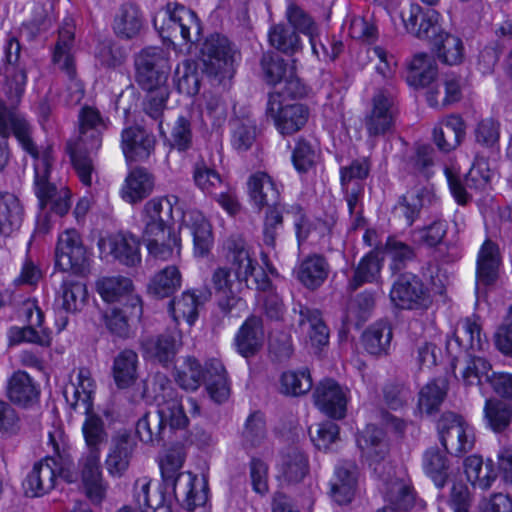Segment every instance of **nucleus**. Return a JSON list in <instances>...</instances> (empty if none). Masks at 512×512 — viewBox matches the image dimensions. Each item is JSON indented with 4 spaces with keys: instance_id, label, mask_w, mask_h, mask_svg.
<instances>
[{
    "instance_id": "nucleus-23",
    "label": "nucleus",
    "mask_w": 512,
    "mask_h": 512,
    "mask_svg": "<svg viewBox=\"0 0 512 512\" xmlns=\"http://www.w3.org/2000/svg\"><path fill=\"white\" fill-rule=\"evenodd\" d=\"M315 405L331 418L341 419L346 413V397L333 379L321 381L313 393Z\"/></svg>"
},
{
    "instance_id": "nucleus-55",
    "label": "nucleus",
    "mask_w": 512,
    "mask_h": 512,
    "mask_svg": "<svg viewBox=\"0 0 512 512\" xmlns=\"http://www.w3.org/2000/svg\"><path fill=\"white\" fill-rule=\"evenodd\" d=\"M299 313V325L308 326L307 331L312 345L320 347L328 344L329 329L323 322L320 312L301 306Z\"/></svg>"
},
{
    "instance_id": "nucleus-14",
    "label": "nucleus",
    "mask_w": 512,
    "mask_h": 512,
    "mask_svg": "<svg viewBox=\"0 0 512 512\" xmlns=\"http://www.w3.org/2000/svg\"><path fill=\"white\" fill-rule=\"evenodd\" d=\"M52 162L50 150L42 152L41 159L34 165L35 170V189L41 208H44L48 201L52 202L51 210L56 214L63 216L70 209V202L67 197L55 199L57 188L48 182L49 169Z\"/></svg>"
},
{
    "instance_id": "nucleus-63",
    "label": "nucleus",
    "mask_w": 512,
    "mask_h": 512,
    "mask_svg": "<svg viewBox=\"0 0 512 512\" xmlns=\"http://www.w3.org/2000/svg\"><path fill=\"white\" fill-rule=\"evenodd\" d=\"M426 194L423 189L416 188L408 191L399 198L394 209L399 215L404 217L408 226H411L419 217L421 209L424 206V197Z\"/></svg>"
},
{
    "instance_id": "nucleus-59",
    "label": "nucleus",
    "mask_w": 512,
    "mask_h": 512,
    "mask_svg": "<svg viewBox=\"0 0 512 512\" xmlns=\"http://www.w3.org/2000/svg\"><path fill=\"white\" fill-rule=\"evenodd\" d=\"M423 467L438 488L444 487L449 468L445 453L437 447L429 448L423 456Z\"/></svg>"
},
{
    "instance_id": "nucleus-12",
    "label": "nucleus",
    "mask_w": 512,
    "mask_h": 512,
    "mask_svg": "<svg viewBox=\"0 0 512 512\" xmlns=\"http://www.w3.org/2000/svg\"><path fill=\"white\" fill-rule=\"evenodd\" d=\"M78 472L86 497L94 505H100L106 498L108 489L102 474L101 454L83 452L78 460Z\"/></svg>"
},
{
    "instance_id": "nucleus-18",
    "label": "nucleus",
    "mask_w": 512,
    "mask_h": 512,
    "mask_svg": "<svg viewBox=\"0 0 512 512\" xmlns=\"http://www.w3.org/2000/svg\"><path fill=\"white\" fill-rule=\"evenodd\" d=\"M502 264L499 246L490 239L482 244L476 262V293L482 288L493 286L498 278Z\"/></svg>"
},
{
    "instance_id": "nucleus-39",
    "label": "nucleus",
    "mask_w": 512,
    "mask_h": 512,
    "mask_svg": "<svg viewBox=\"0 0 512 512\" xmlns=\"http://www.w3.org/2000/svg\"><path fill=\"white\" fill-rule=\"evenodd\" d=\"M285 17L288 21L287 25L289 27H291L298 34L302 33L309 38L312 53L317 58H319L320 52L317 48L319 27L314 19L304 9L293 3L288 5L285 12Z\"/></svg>"
},
{
    "instance_id": "nucleus-15",
    "label": "nucleus",
    "mask_w": 512,
    "mask_h": 512,
    "mask_svg": "<svg viewBox=\"0 0 512 512\" xmlns=\"http://www.w3.org/2000/svg\"><path fill=\"white\" fill-rule=\"evenodd\" d=\"M401 17L409 33L430 43L443 32L439 24L440 14L434 9L424 10L419 5L412 4L401 12Z\"/></svg>"
},
{
    "instance_id": "nucleus-54",
    "label": "nucleus",
    "mask_w": 512,
    "mask_h": 512,
    "mask_svg": "<svg viewBox=\"0 0 512 512\" xmlns=\"http://www.w3.org/2000/svg\"><path fill=\"white\" fill-rule=\"evenodd\" d=\"M283 226V208L266 209L262 225V244L267 253L276 251L277 239L283 231ZM261 255L263 259L267 256L265 251H262Z\"/></svg>"
},
{
    "instance_id": "nucleus-2",
    "label": "nucleus",
    "mask_w": 512,
    "mask_h": 512,
    "mask_svg": "<svg viewBox=\"0 0 512 512\" xmlns=\"http://www.w3.org/2000/svg\"><path fill=\"white\" fill-rule=\"evenodd\" d=\"M176 383L185 390L195 391L202 383L216 403L225 402L230 395L227 372L221 361L210 359L204 368L193 357L178 359L172 369Z\"/></svg>"
},
{
    "instance_id": "nucleus-43",
    "label": "nucleus",
    "mask_w": 512,
    "mask_h": 512,
    "mask_svg": "<svg viewBox=\"0 0 512 512\" xmlns=\"http://www.w3.org/2000/svg\"><path fill=\"white\" fill-rule=\"evenodd\" d=\"M86 418L82 424V434L84 437L86 450L84 452L102 453V448L108 443L109 434L106 430L103 419L91 412H82Z\"/></svg>"
},
{
    "instance_id": "nucleus-27",
    "label": "nucleus",
    "mask_w": 512,
    "mask_h": 512,
    "mask_svg": "<svg viewBox=\"0 0 512 512\" xmlns=\"http://www.w3.org/2000/svg\"><path fill=\"white\" fill-rule=\"evenodd\" d=\"M6 394L12 403L30 408L39 401L40 387L28 373L18 370L8 379Z\"/></svg>"
},
{
    "instance_id": "nucleus-30",
    "label": "nucleus",
    "mask_w": 512,
    "mask_h": 512,
    "mask_svg": "<svg viewBox=\"0 0 512 512\" xmlns=\"http://www.w3.org/2000/svg\"><path fill=\"white\" fill-rule=\"evenodd\" d=\"M154 186L155 177L147 169L135 167L126 176L120 189V196L125 202L136 204L147 198Z\"/></svg>"
},
{
    "instance_id": "nucleus-17",
    "label": "nucleus",
    "mask_w": 512,
    "mask_h": 512,
    "mask_svg": "<svg viewBox=\"0 0 512 512\" xmlns=\"http://www.w3.org/2000/svg\"><path fill=\"white\" fill-rule=\"evenodd\" d=\"M227 251L229 269L233 271L239 285L244 283L249 288V278L257 275L255 271L258 263L252 257L247 243L241 237H230L227 241Z\"/></svg>"
},
{
    "instance_id": "nucleus-16",
    "label": "nucleus",
    "mask_w": 512,
    "mask_h": 512,
    "mask_svg": "<svg viewBox=\"0 0 512 512\" xmlns=\"http://www.w3.org/2000/svg\"><path fill=\"white\" fill-rule=\"evenodd\" d=\"M132 281L123 276L100 278L96 282L97 292L108 303L122 302L123 306L131 308V314L140 317L142 314L141 300L132 294Z\"/></svg>"
},
{
    "instance_id": "nucleus-49",
    "label": "nucleus",
    "mask_w": 512,
    "mask_h": 512,
    "mask_svg": "<svg viewBox=\"0 0 512 512\" xmlns=\"http://www.w3.org/2000/svg\"><path fill=\"white\" fill-rule=\"evenodd\" d=\"M437 74L438 68L435 60L425 53H419L413 57L410 63L407 82L415 88H423L432 83Z\"/></svg>"
},
{
    "instance_id": "nucleus-10",
    "label": "nucleus",
    "mask_w": 512,
    "mask_h": 512,
    "mask_svg": "<svg viewBox=\"0 0 512 512\" xmlns=\"http://www.w3.org/2000/svg\"><path fill=\"white\" fill-rule=\"evenodd\" d=\"M88 252L75 229H67L58 237L55 264L63 272L83 273L88 267Z\"/></svg>"
},
{
    "instance_id": "nucleus-5",
    "label": "nucleus",
    "mask_w": 512,
    "mask_h": 512,
    "mask_svg": "<svg viewBox=\"0 0 512 512\" xmlns=\"http://www.w3.org/2000/svg\"><path fill=\"white\" fill-rule=\"evenodd\" d=\"M440 442L446 452L461 456L472 450L475 442L473 428L454 412H445L437 422Z\"/></svg>"
},
{
    "instance_id": "nucleus-20",
    "label": "nucleus",
    "mask_w": 512,
    "mask_h": 512,
    "mask_svg": "<svg viewBox=\"0 0 512 512\" xmlns=\"http://www.w3.org/2000/svg\"><path fill=\"white\" fill-rule=\"evenodd\" d=\"M446 344L451 353L455 348L466 351H483L488 346V341L486 336L482 335L478 318L473 316L458 321L454 333L447 339Z\"/></svg>"
},
{
    "instance_id": "nucleus-45",
    "label": "nucleus",
    "mask_w": 512,
    "mask_h": 512,
    "mask_svg": "<svg viewBox=\"0 0 512 512\" xmlns=\"http://www.w3.org/2000/svg\"><path fill=\"white\" fill-rule=\"evenodd\" d=\"M25 313L29 322L27 327L17 331L18 340L35 343L41 346H49L51 343L50 333L46 329L37 330L43 322V312L33 303L25 306Z\"/></svg>"
},
{
    "instance_id": "nucleus-50",
    "label": "nucleus",
    "mask_w": 512,
    "mask_h": 512,
    "mask_svg": "<svg viewBox=\"0 0 512 512\" xmlns=\"http://www.w3.org/2000/svg\"><path fill=\"white\" fill-rule=\"evenodd\" d=\"M392 336V329L387 322H377L364 332V348L371 355H385L390 348Z\"/></svg>"
},
{
    "instance_id": "nucleus-13",
    "label": "nucleus",
    "mask_w": 512,
    "mask_h": 512,
    "mask_svg": "<svg viewBox=\"0 0 512 512\" xmlns=\"http://www.w3.org/2000/svg\"><path fill=\"white\" fill-rule=\"evenodd\" d=\"M390 299L401 309H422L430 302L423 282L412 273H404L398 277L391 288Z\"/></svg>"
},
{
    "instance_id": "nucleus-52",
    "label": "nucleus",
    "mask_w": 512,
    "mask_h": 512,
    "mask_svg": "<svg viewBox=\"0 0 512 512\" xmlns=\"http://www.w3.org/2000/svg\"><path fill=\"white\" fill-rule=\"evenodd\" d=\"M138 356L130 349L121 351L114 359L112 372L116 385L123 389L132 385L137 376Z\"/></svg>"
},
{
    "instance_id": "nucleus-22",
    "label": "nucleus",
    "mask_w": 512,
    "mask_h": 512,
    "mask_svg": "<svg viewBox=\"0 0 512 512\" xmlns=\"http://www.w3.org/2000/svg\"><path fill=\"white\" fill-rule=\"evenodd\" d=\"M155 145V137L139 126L122 131L121 147L127 162L145 161L154 151Z\"/></svg>"
},
{
    "instance_id": "nucleus-47",
    "label": "nucleus",
    "mask_w": 512,
    "mask_h": 512,
    "mask_svg": "<svg viewBox=\"0 0 512 512\" xmlns=\"http://www.w3.org/2000/svg\"><path fill=\"white\" fill-rule=\"evenodd\" d=\"M387 504L376 512H405L410 510L415 503V495L410 486L395 479L388 484L386 490Z\"/></svg>"
},
{
    "instance_id": "nucleus-44",
    "label": "nucleus",
    "mask_w": 512,
    "mask_h": 512,
    "mask_svg": "<svg viewBox=\"0 0 512 512\" xmlns=\"http://www.w3.org/2000/svg\"><path fill=\"white\" fill-rule=\"evenodd\" d=\"M437 58L446 65L460 64L464 57L462 40L448 32H441L431 43Z\"/></svg>"
},
{
    "instance_id": "nucleus-21",
    "label": "nucleus",
    "mask_w": 512,
    "mask_h": 512,
    "mask_svg": "<svg viewBox=\"0 0 512 512\" xmlns=\"http://www.w3.org/2000/svg\"><path fill=\"white\" fill-rule=\"evenodd\" d=\"M135 448L136 442L131 434L123 432L113 437L105 458L106 470L110 476L120 478L127 472Z\"/></svg>"
},
{
    "instance_id": "nucleus-9",
    "label": "nucleus",
    "mask_w": 512,
    "mask_h": 512,
    "mask_svg": "<svg viewBox=\"0 0 512 512\" xmlns=\"http://www.w3.org/2000/svg\"><path fill=\"white\" fill-rule=\"evenodd\" d=\"M162 212L167 214L162 218V260L178 258L181 251L180 231L183 224L184 212L176 195L162 198Z\"/></svg>"
},
{
    "instance_id": "nucleus-51",
    "label": "nucleus",
    "mask_w": 512,
    "mask_h": 512,
    "mask_svg": "<svg viewBox=\"0 0 512 512\" xmlns=\"http://www.w3.org/2000/svg\"><path fill=\"white\" fill-rule=\"evenodd\" d=\"M24 211L14 195L0 197V234L11 235L18 230L23 222Z\"/></svg>"
},
{
    "instance_id": "nucleus-32",
    "label": "nucleus",
    "mask_w": 512,
    "mask_h": 512,
    "mask_svg": "<svg viewBox=\"0 0 512 512\" xmlns=\"http://www.w3.org/2000/svg\"><path fill=\"white\" fill-rule=\"evenodd\" d=\"M79 139L76 142L89 144L91 151H98L102 145V133L106 124L100 112L90 106H85L79 113Z\"/></svg>"
},
{
    "instance_id": "nucleus-1",
    "label": "nucleus",
    "mask_w": 512,
    "mask_h": 512,
    "mask_svg": "<svg viewBox=\"0 0 512 512\" xmlns=\"http://www.w3.org/2000/svg\"><path fill=\"white\" fill-rule=\"evenodd\" d=\"M162 431L167 427L175 434L177 442L162 459V509L173 512L178 505L188 511L204 505L207 500L206 486L191 472H179L185 459L184 443L189 440L187 417L179 394L162 384Z\"/></svg>"
},
{
    "instance_id": "nucleus-36",
    "label": "nucleus",
    "mask_w": 512,
    "mask_h": 512,
    "mask_svg": "<svg viewBox=\"0 0 512 512\" xmlns=\"http://www.w3.org/2000/svg\"><path fill=\"white\" fill-rule=\"evenodd\" d=\"M262 320L250 316L242 324L235 337V345L239 354L245 358L254 356L263 344Z\"/></svg>"
},
{
    "instance_id": "nucleus-4",
    "label": "nucleus",
    "mask_w": 512,
    "mask_h": 512,
    "mask_svg": "<svg viewBox=\"0 0 512 512\" xmlns=\"http://www.w3.org/2000/svg\"><path fill=\"white\" fill-rule=\"evenodd\" d=\"M12 133L22 148L38 162L42 153H39L31 138L30 124L22 115L8 108L4 99H0V172L9 162L10 152L7 139Z\"/></svg>"
},
{
    "instance_id": "nucleus-62",
    "label": "nucleus",
    "mask_w": 512,
    "mask_h": 512,
    "mask_svg": "<svg viewBox=\"0 0 512 512\" xmlns=\"http://www.w3.org/2000/svg\"><path fill=\"white\" fill-rule=\"evenodd\" d=\"M134 502L140 512H157L160 507V490L156 487L151 491V480L143 477L134 483Z\"/></svg>"
},
{
    "instance_id": "nucleus-3",
    "label": "nucleus",
    "mask_w": 512,
    "mask_h": 512,
    "mask_svg": "<svg viewBox=\"0 0 512 512\" xmlns=\"http://www.w3.org/2000/svg\"><path fill=\"white\" fill-rule=\"evenodd\" d=\"M136 81L149 95L144 102V111L157 122L160 128V98L158 87L160 85V52L157 47H147L139 52L135 58Z\"/></svg>"
},
{
    "instance_id": "nucleus-8",
    "label": "nucleus",
    "mask_w": 512,
    "mask_h": 512,
    "mask_svg": "<svg viewBox=\"0 0 512 512\" xmlns=\"http://www.w3.org/2000/svg\"><path fill=\"white\" fill-rule=\"evenodd\" d=\"M266 115L272 118L280 134L293 135L306 125L309 119V109L300 103L283 105L279 93H270Z\"/></svg>"
},
{
    "instance_id": "nucleus-60",
    "label": "nucleus",
    "mask_w": 512,
    "mask_h": 512,
    "mask_svg": "<svg viewBox=\"0 0 512 512\" xmlns=\"http://www.w3.org/2000/svg\"><path fill=\"white\" fill-rule=\"evenodd\" d=\"M261 67L265 80L268 84L276 85L291 77L295 69L293 64H289L282 57L274 53H265L261 58Z\"/></svg>"
},
{
    "instance_id": "nucleus-25",
    "label": "nucleus",
    "mask_w": 512,
    "mask_h": 512,
    "mask_svg": "<svg viewBox=\"0 0 512 512\" xmlns=\"http://www.w3.org/2000/svg\"><path fill=\"white\" fill-rule=\"evenodd\" d=\"M358 468L353 461H342L336 465L330 480V494L340 505L350 503L357 487Z\"/></svg>"
},
{
    "instance_id": "nucleus-19",
    "label": "nucleus",
    "mask_w": 512,
    "mask_h": 512,
    "mask_svg": "<svg viewBox=\"0 0 512 512\" xmlns=\"http://www.w3.org/2000/svg\"><path fill=\"white\" fill-rule=\"evenodd\" d=\"M356 443L362 457L374 472L378 473L388 454V443L384 431L375 425H367L358 432Z\"/></svg>"
},
{
    "instance_id": "nucleus-56",
    "label": "nucleus",
    "mask_w": 512,
    "mask_h": 512,
    "mask_svg": "<svg viewBox=\"0 0 512 512\" xmlns=\"http://www.w3.org/2000/svg\"><path fill=\"white\" fill-rule=\"evenodd\" d=\"M484 419L488 427L500 433L512 421V405L499 399H487L484 406Z\"/></svg>"
},
{
    "instance_id": "nucleus-7",
    "label": "nucleus",
    "mask_w": 512,
    "mask_h": 512,
    "mask_svg": "<svg viewBox=\"0 0 512 512\" xmlns=\"http://www.w3.org/2000/svg\"><path fill=\"white\" fill-rule=\"evenodd\" d=\"M61 476L68 482L73 481V475L53 457H46L33 465L23 485L25 493L31 497H40L51 492Z\"/></svg>"
},
{
    "instance_id": "nucleus-33",
    "label": "nucleus",
    "mask_w": 512,
    "mask_h": 512,
    "mask_svg": "<svg viewBox=\"0 0 512 512\" xmlns=\"http://www.w3.org/2000/svg\"><path fill=\"white\" fill-rule=\"evenodd\" d=\"M100 248L108 247L109 253L120 263L134 266L140 262L139 243L131 234L118 233L107 239H100Z\"/></svg>"
},
{
    "instance_id": "nucleus-35",
    "label": "nucleus",
    "mask_w": 512,
    "mask_h": 512,
    "mask_svg": "<svg viewBox=\"0 0 512 512\" xmlns=\"http://www.w3.org/2000/svg\"><path fill=\"white\" fill-rule=\"evenodd\" d=\"M329 270L330 267L326 258L322 255L314 254L302 260L294 270V273L303 286L307 289L315 290L325 282Z\"/></svg>"
},
{
    "instance_id": "nucleus-40",
    "label": "nucleus",
    "mask_w": 512,
    "mask_h": 512,
    "mask_svg": "<svg viewBox=\"0 0 512 512\" xmlns=\"http://www.w3.org/2000/svg\"><path fill=\"white\" fill-rule=\"evenodd\" d=\"M445 174L447 177V181L449 184L450 191L460 205L467 204L471 196L467 189H484L487 184L489 177L480 175V171L477 168H472L465 177V184L463 185L460 178L454 175V173L449 169H445Z\"/></svg>"
},
{
    "instance_id": "nucleus-61",
    "label": "nucleus",
    "mask_w": 512,
    "mask_h": 512,
    "mask_svg": "<svg viewBox=\"0 0 512 512\" xmlns=\"http://www.w3.org/2000/svg\"><path fill=\"white\" fill-rule=\"evenodd\" d=\"M190 228L193 235L194 250L199 256L206 255L213 243L211 225L199 212L190 216Z\"/></svg>"
},
{
    "instance_id": "nucleus-42",
    "label": "nucleus",
    "mask_w": 512,
    "mask_h": 512,
    "mask_svg": "<svg viewBox=\"0 0 512 512\" xmlns=\"http://www.w3.org/2000/svg\"><path fill=\"white\" fill-rule=\"evenodd\" d=\"M279 471L285 481L298 483L309 471L308 458L298 447H289L282 452Z\"/></svg>"
},
{
    "instance_id": "nucleus-34",
    "label": "nucleus",
    "mask_w": 512,
    "mask_h": 512,
    "mask_svg": "<svg viewBox=\"0 0 512 512\" xmlns=\"http://www.w3.org/2000/svg\"><path fill=\"white\" fill-rule=\"evenodd\" d=\"M465 136V124L458 115H449L434 128L433 140L442 152L456 149Z\"/></svg>"
},
{
    "instance_id": "nucleus-24",
    "label": "nucleus",
    "mask_w": 512,
    "mask_h": 512,
    "mask_svg": "<svg viewBox=\"0 0 512 512\" xmlns=\"http://www.w3.org/2000/svg\"><path fill=\"white\" fill-rule=\"evenodd\" d=\"M372 110L365 118V126L370 136L383 135L393 128V99L384 91H378L372 100Z\"/></svg>"
},
{
    "instance_id": "nucleus-41",
    "label": "nucleus",
    "mask_w": 512,
    "mask_h": 512,
    "mask_svg": "<svg viewBox=\"0 0 512 512\" xmlns=\"http://www.w3.org/2000/svg\"><path fill=\"white\" fill-rule=\"evenodd\" d=\"M67 150L80 181L85 186H91L93 177L97 176L92 154L97 151H91L89 144H82L81 142L68 143Z\"/></svg>"
},
{
    "instance_id": "nucleus-28",
    "label": "nucleus",
    "mask_w": 512,
    "mask_h": 512,
    "mask_svg": "<svg viewBox=\"0 0 512 512\" xmlns=\"http://www.w3.org/2000/svg\"><path fill=\"white\" fill-rule=\"evenodd\" d=\"M212 292L205 287L195 291H185L179 299H173L168 306V313L178 323L181 319L193 325L198 318V308L211 299Z\"/></svg>"
},
{
    "instance_id": "nucleus-31",
    "label": "nucleus",
    "mask_w": 512,
    "mask_h": 512,
    "mask_svg": "<svg viewBox=\"0 0 512 512\" xmlns=\"http://www.w3.org/2000/svg\"><path fill=\"white\" fill-rule=\"evenodd\" d=\"M249 195L253 203L259 208H279L280 192L273 179L265 172H257L250 176L248 181Z\"/></svg>"
},
{
    "instance_id": "nucleus-38",
    "label": "nucleus",
    "mask_w": 512,
    "mask_h": 512,
    "mask_svg": "<svg viewBox=\"0 0 512 512\" xmlns=\"http://www.w3.org/2000/svg\"><path fill=\"white\" fill-rule=\"evenodd\" d=\"M142 221L144 223L143 242L149 254L157 259L160 254L157 239L160 233V198L154 197L144 205Z\"/></svg>"
},
{
    "instance_id": "nucleus-58",
    "label": "nucleus",
    "mask_w": 512,
    "mask_h": 512,
    "mask_svg": "<svg viewBox=\"0 0 512 512\" xmlns=\"http://www.w3.org/2000/svg\"><path fill=\"white\" fill-rule=\"evenodd\" d=\"M62 308L67 312L81 310L87 300L88 292L86 285L70 277L62 280L61 288Z\"/></svg>"
},
{
    "instance_id": "nucleus-64",
    "label": "nucleus",
    "mask_w": 512,
    "mask_h": 512,
    "mask_svg": "<svg viewBox=\"0 0 512 512\" xmlns=\"http://www.w3.org/2000/svg\"><path fill=\"white\" fill-rule=\"evenodd\" d=\"M464 470L467 479L482 490L489 489L496 479V474L490 469L489 464L483 468L482 459L475 455L465 459Z\"/></svg>"
},
{
    "instance_id": "nucleus-11",
    "label": "nucleus",
    "mask_w": 512,
    "mask_h": 512,
    "mask_svg": "<svg viewBox=\"0 0 512 512\" xmlns=\"http://www.w3.org/2000/svg\"><path fill=\"white\" fill-rule=\"evenodd\" d=\"M167 20L162 25V41H173L177 35L185 41H198L201 25L196 14L179 3L166 4Z\"/></svg>"
},
{
    "instance_id": "nucleus-6",
    "label": "nucleus",
    "mask_w": 512,
    "mask_h": 512,
    "mask_svg": "<svg viewBox=\"0 0 512 512\" xmlns=\"http://www.w3.org/2000/svg\"><path fill=\"white\" fill-rule=\"evenodd\" d=\"M20 43L15 37H9L4 47L5 75L0 76V99H4L11 107L20 102L26 84V71L17 65L20 57Z\"/></svg>"
},
{
    "instance_id": "nucleus-29",
    "label": "nucleus",
    "mask_w": 512,
    "mask_h": 512,
    "mask_svg": "<svg viewBox=\"0 0 512 512\" xmlns=\"http://www.w3.org/2000/svg\"><path fill=\"white\" fill-rule=\"evenodd\" d=\"M94 381L86 368L79 369L77 382L70 383L64 388V397L74 411L91 412L93 410L92 394Z\"/></svg>"
},
{
    "instance_id": "nucleus-37",
    "label": "nucleus",
    "mask_w": 512,
    "mask_h": 512,
    "mask_svg": "<svg viewBox=\"0 0 512 512\" xmlns=\"http://www.w3.org/2000/svg\"><path fill=\"white\" fill-rule=\"evenodd\" d=\"M75 27L70 19H66L58 32V40L55 44L53 61L59 68L67 73L69 78L75 76L74 58L72 48L74 43Z\"/></svg>"
},
{
    "instance_id": "nucleus-53",
    "label": "nucleus",
    "mask_w": 512,
    "mask_h": 512,
    "mask_svg": "<svg viewBox=\"0 0 512 512\" xmlns=\"http://www.w3.org/2000/svg\"><path fill=\"white\" fill-rule=\"evenodd\" d=\"M494 371L491 363L483 356L468 354L462 371V381L466 387L489 384Z\"/></svg>"
},
{
    "instance_id": "nucleus-48",
    "label": "nucleus",
    "mask_w": 512,
    "mask_h": 512,
    "mask_svg": "<svg viewBox=\"0 0 512 512\" xmlns=\"http://www.w3.org/2000/svg\"><path fill=\"white\" fill-rule=\"evenodd\" d=\"M269 44L277 51L292 56L302 50L299 34L284 23L274 24L268 32Z\"/></svg>"
},
{
    "instance_id": "nucleus-57",
    "label": "nucleus",
    "mask_w": 512,
    "mask_h": 512,
    "mask_svg": "<svg viewBox=\"0 0 512 512\" xmlns=\"http://www.w3.org/2000/svg\"><path fill=\"white\" fill-rule=\"evenodd\" d=\"M447 394L445 380L436 379L427 383L419 392L418 407L421 412L431 415L437 412Z\"/></svg>"
},
{
    "instance_id": "nucleus-26",
    "label": "nucleus",
    "mask_w": 512,
    "mask_h": 512,
    "mask_svg": "<svg viewBox=\"0 0 512 512\" xmlns=\"http://www.w3.org/2000/svg\"><path fill=\"white\" fill-rule=\"evenodd\" d=\"M203 62L210 73L218 75L232 59V48L227 37L214 33L208 36L201 47Z\"/></svg>"
},
{
    "instance_id": "nucleus-46",
    "label": "nucleus",
    "mask_w": 512,
    "mask_h": 512,
    "mask_svg": "<svg viewBox=\"0 0 512 512\" xmlns=\"http://www.w3.org/2000/svg\"><path fill=\"white\" fill-rule=\"evenodd\" d=\"M143 22L139 8L132 3L123 4L115 16L113 29L116 35L123 39L136 37Z\"/></svg>"
}]
</instances>
